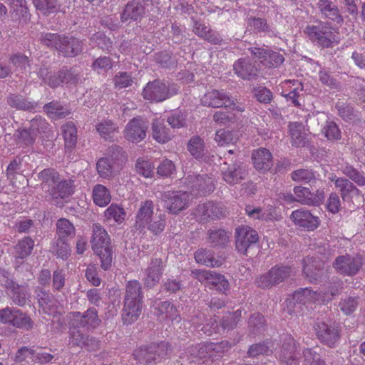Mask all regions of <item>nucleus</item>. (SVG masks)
Wrapping results in <instances>:
<instances>
[{"label":"nucleus","instance_id":"obj_1","mask_svg":"<svg viewBox=\"0 0 365 365\" xmlns=\"http://www.w3.org/2000/svg\"><path fill=\"white\" fill-rule=\"evenodd\" d=\"M92 249L98 255L101 261V267L108 270L112 264V252L109 246L110 237L106 230L99 224L93 226L91 240Z\"/></svg>","mask_w":365,"mask_h":365},{"label":"nucleus","instance_id":"obj_2","mask_svg":"<svg viewBox=\"0 0 365 365\" xmlns=\"http://www.w3.org/2000/svg\"><path fill=\"white\" fill-rule=\"evenodd\" d=\"M110 152L109 158H102L96 164L98 173L103 178L112 177L126 160L125 153L119 146H112Z\"/></svg>","mask_w":365,"mask_h":365},{"label":"nucleus","instance_id":"obj_3","mask_svg":"<svg viewBox=\"0 0 365 365\" xmlns=\"http://www.w3.org/2000/svg\"><path fill=\"white\" fill-rule=\"evenodd\" d=\"M363 264L361 255L345 253L335 258L332 267L336 272L341 275L353 277L359 273Z\"/></svg>","mask_w":365,"mask_h":365},{"label":"nucleus","instance_id":"obj_4","mask_svg":"<svg viewBox=\"0 0 365 365\" xmlns=\"http://www.w3.org/2000/svg\"><path fill=\"white\" fill-rule=\"evenodd\" d=\"M192 274L194 278L201 283H205L210 289H215L224 294L230 289L228 280L220 273L205 269H195L192 271Z\"/></svg>","mask_w":365,"mask_h":365},{"label":"nucleus","instance_id":"obj_5","mask_svg":"<svg viewBox=\"0 0 365 365\" xmlns=\"http://www.w3.org/2000/svg\"><path fill=\"white\" fill-rule=\"evenodd\" d=\"M292 274L289 266L276 265L268 272L259 275L255 280L257 285L262 289L270 288L289 278Z\"/></svg>","mask_w":365,"mask_h":365},{"label":"nucleus","instance_id":"obj_6","mask_svg":"<svg viewBox=\"0 0 365 365\" xmlns=\"http://www.w3.org/2000/svg\"><path fill=\"white\" fill-rule=\"evenodd\" d=\"M192 198V195L181 190L168 191L163 195L166 209L173 214H178L188 207Z\"/></svg>","mask_w":365,"mask_h":365},{"label":"nucleus","instance_id":"obj_7","mask_svg":"<svg viewBox=\"0 0 365 365\" xmlns=\"http://www.w3.org/2000/svg\"><path fill=\"white\" fill-rule=\"evenodd\" d=\"M304 33L313 42H317L322 47H329L334 39V35L330 27L325 24L317 26L309 25Z\"/></svg>","mask_w":365,"mask_h":365},{"label":"nucleus","instance_id":"obj_8","mask_svg":"<svg viewBox=\"0 0 365 365\" xmlns=\"http://www.w3.org/2000/svg\"><path fill=\"white\" fill-rule=\"evenodd\" d=\"M253 58L267 68H277L284 61V56L279 52L268 48L252 47L249 48Z\"/></svg>","mask_w":365,"mask_h":365},{"label":"nucleus","instance_id":"obj_9","mask_svg":"<svg viewBox=\"0 0 365 365\" xmlns=\"http://www.w3.org/2000/svg\"><path fill=\"white\" fill-rule=\"evenodd\" d=\"M72 326L86 328L87 330L93 329L98 327L101 322L95 308H89L84 313L74 312L70 314Z\"/></svg>","mask_w":365,"mask_h":365},{"label":"nucleus","instance_id":"obj_10","mask_svg":"<svg viewBox=\"0 0 365 365\" xmlns=\"http://www.w3.org/2000/svg\"><path fill=\"white\" fill-rule=\"evenodd\" d=\"M185 184L193 192L192 195H205L213 191L215 186L211 178L206 174L202 175H189L185 179Z\"/></svg>","mask_w":365,"mask_h":365},{"label":"nucleus","instance_id":"obj_11","mask_svg":"<svg viewBox=\"0 0 365 365\" xmlns=\"http://www.w3.org/2000/svg\"><path fill=\"white\" fill-rule=\"evenodd\" d=\"M147 130L148 125L142 118H133L123 130L124 138L129 142L138 143L145 139Z\"/></svg>","mask_w":365,"mask_h":365},{"label":"nucleus","instance_id":"obj_12","mask_svg":"<svg viewBox=\"0 0 365 365\" xmlns=\"http://www.w3.org/2000/svg\"><path fill=\"white\" fill-rule=\"evenodd\" d=\"M142 95L145 99L152 102H162L170 97L168 86L160 80L148 83Z\"/></svg>","mask_w":365,"mask_h":365},{"label":"nucleus","instance_id":"obj_13","mask_svg":"<svg viewBox=\"0 0 365 365\" xmlns=\"http://www.w3.org/2000/svg\"><path fill=\"white\" fill-rule=\"evenodd\" d=\"M165 265L160 258H151L148 267L144 270V284L153 288L158 284L163 276Z\"/></svg>","mask_w":365,"mask_h":365},{"label":"nucleus","instance_id":"obj_14","mask_svg":"<svg viewBox=\"0 0 365 365\" xmlns=\"http://www.w3.org/2000/svg\"><path fill=\"white\" fill-rule=\"evenodd\" d=\"M236 249L242 254H246L247 249L258 241L257 232L252 228L242 226L236 229Z\"/></svg>","mask_w":365,"mask_h":365},{"label":"nucleus","instance_id":"obj_15","mask_svg":"<svg viewBox=\"0 0 365 365\" xmlns=\"http://www.w3.org/2000/svg\"><path fill=\"white\" fill-rule=\"evenodd\" d=\"M290 219L294 225L308 231H313L319 226V220L309 210L299 209L292 212Z\"/></svg>","mask_w":365,"mask_h":365},{"label":"nucleus","instance_id":"obj_16","mask_svg":"<svg viewBox=\"0 0 365 365\" xmlns=\"http://www.w3.org/2000/svg\"><path fill=\"white\" fill-rule=\"evenodd\" d=\"M205 106L220 108L235 106L234 100L222 91L212 90L206 93L201 98Z\"/></svg>","mask_w":365,"mask_h":365},{"label":"nucleus","instance_id":"obj_17","mask_svg":"<svg viewBox=\"0 0 365 365\" xmlns=\"http://www.w3.org/2000/svg\"><path fill=\"white\" fill-rule=\"evenodd\" d=\"M304 273L311 282H317L322 280L327 273L324 263L314 257H307L304 259Z\"/></svg>","mask_w":365,"mask_h":365},{"label":"nucleus","instance_id":"obj_18","mask_svg":"<svg viewBox=\"0 0 365 365\" xmlns=\"http://www.w3.org/2000/svg\"><path fill=\"white\" fill-rule=\"evenodd\" d=\"M69 344L73 346L85 347L88 350H94L98 347V341L94 338L89 337L79 330L80 327L70 324Z\"/></svg>","mask_w":365,"mask_h":365},{"label":"nucleus","instance_id":"obj_19","mask_svg":"<svg viewBox=\"0 0 365 365\" xmlns=\"http://www.w3.org/2000/svg\"><path fill=\"white\" fill-rule=\"evenodd\" d=\"M222 175L223 180L230 185L241 183L245 180L247 171L239 162L227 165V168H222Z\"/></svg>","mask_w":365,"mask_h":365},{"label":"nucleus","instance_id":"obj_20","mask_svg":"<svg viewBox=\"0 0 365 365\" xmlns=\"http://www.w3.org/2000/svg\"><path fill=\"white\" fill-rule=\"evenodd\" d=\"M294 200L307 205H319L324 198L323 191L317 190L316 193H312L308 187L302 186H296L294 188Z\"/></svg>","mask_w":365,"mask_h":365},{"label":"nucleus","instance_id":"obj_21","mask_svg":"<svg viewBox=\"0 0 365 365\" xmlns=\"http://www.w3.org/2000/svg\"><path fill=\"white\" fill-rule=\"evenodd\" d=\"M235 73L243 80L252 81L258 76V69L249 58H240L233 65Z\"/></svg>","mask_w":365,"mask_h":365},{"label":"nucleus","instance_id":"obj_22","mask_svg":"<svg viewBox=\"0 0 365 365\" xmlns=\"http://www.w3.org/2000/svg\"><path fill=\"white\" fill-rule=\"evenodd\" d=\"M315 329L319 339L329 346H333L339 338V329L334 324L320 322L317 324Z\"/></svg>","mask_w":365,"mask_h":365},{"label":"nucleus","instance_id":"obj_23","mask_svg":"<svg viewBox=\"0 0 365 365\" xmlns=\"http://www.w3.org/2000/svg\"><path fill=\"white\" fill-rule=\"evenodd\" d=\"M83 48V43L73 36H61L58 51L66 57H73L78 55Z\"/></svg>","mask_w":365,"mask_h":365},{"label":"nucleus","instance_id":"obj_24","mask_svg":"<svg viewBox=\"0 0 365 365\" xmlns=\"http://www.w3.org/2000/svg\"><path fill=\"white\" fill-rule=\"evenodd\" d=\"M252 160L256 170L264 173L272 166V156L269 150L261 148L252 152Z\"/></svg>","mask_w":365,"mask_h":365},{"label":"nucleus","instance_id":"obj_25","mask_svg":"<svg viewBox=\"0 0 365 365\" xmlns=\"http://www.w3.org/2000/svg\"><path fill=\"white\" fill-rule=\"evenodd\" d=\"M299 353L297 351L294 339L289 338L280 350L279 358L284 365H298Z\"/></svg>","mask_w":365,"mask_h":365},{"label":"nucleus","instance_id":"obj_26","mask_svg":"<svg viewBox=\"0 0 365 365\" xmlns=\"http://www.w3.org/2000/svg\"><path fill=\"white\" fill-rule=\"evenodd\" d=\"M154 205L152 200H145L140 203L135 217V226L137 229H143L148 225L153 215Z\"/></svg>","mask_w":365,"mask_h":365},{"label":"nucleus","instance_id":"obj_27","mask_svg":"<svg viewBox=\"0 0 365 365\" xmlns=\"http://www.w3.org/2000/svg\"><path fill=\"white\" fill-rule=\"evenodd\" d=\"M204 320V314L198 313L195 317H192L190 322L198 331H202L207 336H211L214 333L219 331L217 321L215 318H210L205 324H202Z\"/></svg>","mask_w":365,"mask_h":365},{"label":"nucleus","instance_id":"obj_28","mask_svg":"<svg viewBox=\"0 0 365 365\" xmlns=\"http://www.w3.org/2000/svg\"><path fill=\"white\" fill-rule=\"evenodd\" d=\"M317 6L324 18L330 19L339 24L343 23L344 19L340 14L337 6L331 1L329 0H319Z\"/></svg>","mask_w":365,"mask_h":365},{"label":"nucleus","instance_id":"obj_29","mask_svg":"<svg viewBox=\"0 0 365 365\" xmlns=\"http://www.w3.org/2000/svg\"><path fill=\"white\" fill-rule=\"evenodd\" d=\"M193 32L212 44H220L222 41V37L217 31L200 21H194Z\"/></svg>","mask_w":365,"mask_h":365},{"label":"nucleus","instance_id":"obj_30","mask_svg":"<svg viewBox=\"0 0 365 365\" xmlns=\"http://www.w3.org/2000/svg\"><path fill=\"white\" fill-rule=\"evenodd\" d=\"M51 195V198L58 204L59 199H65L69 197L73 192L72 181L71 180H61L56 186L47 190Z\"/></svg>","mask_w":365,"mask_h":365},{"label":"nucleus","instance_id":"obj_31","mask_svg":"<svg viewBox=\"0 0 365 365\" xmlns=\"http://www.w3.org/2000/svg\"><path fill=\"white\" fill-rule=\"evenodd\" d=\"M208 343L191 345L187 349V359L191 362L201 363L210 359Z\"/></svg>","mask_w":365,"mask_h":365},{"label":"nucleus","instance_id":"obj_32","mask_svg":"<svg viewBox=\"0 0 365 365\" xmlns=\"http://www.w3.org/2000/svg\"><path fill=\"white\" fill-rule=\"evenodd\" d=\"M141 302H124L122 319L125 324H131L135 322L141 313Z\"/></svg>","mask_w":365,"mask_h":365},{"label":"nucleus","instance_id":"obj_33","mask_svg":"<svg viewBox=\"0 0 365 365\" xmlns=\"http://www.w3.org/2000/svg\"><path fill=\"white\" fill-rule=\"evenodd\" d=\"M152 136L159 143H165L173 135L170 128L165 127L164 120L155 118L152 123Z\"/></svg>","mask_w":365,"mask_h":365},{"label":"nucleus","instance_id":"obj_34","mask_svg":"<svg viewBox=\"0 0 365 365\" xmlns=\"http://www.w3.org/2000/svg\"><path fill=\"white\" fill-rule=\"evenodd\" d=\"M145 13L140 0H132L126 4L122 13L121 19L123 21L128 19L137 21L141 19Z\"/></svg>","mask_w":365,"mask_h":365},{"label":"nucleus","instance_id":"obj_35","mask_svg":"<svg viewBox=\"0 0 365 365\" xmlns=\"http://www.w3.org/2000/svg\"><path fill=\"white\" fill-rule=\"evenodd\" d=\"M326 298V296H322V292L312 291L308 288L297 290L293 294L294 300L302 304L324 302Z\"/></svg>","mask_w":365,"mask_h":365},{"label":"nucleus","instance_id":"obj_36","mask_svg":"<svg viewBox=\"0 0 365 365\" xmlns=\"http://www.w3.org/2000/svg\"><path fill=\"white\" fill-rule=\"evenodd\" d=\"M96 128L99 135L105 140H113L115 135L118 133V125L110 120H102L96 123Z\"/></svg>","mask_w":365,"mask_h":365},{"label":"nucleus","instance_id":"obj_37","mask_svg":"<svg viewBox=\"0 0 365 365\" xmlns=\"http://www.w3.org/2000/svg\"><path fill=\"white\" fill-rule=\"evenodd\" d=\"M331 180L334 182L335 187L339 190L341 196L344 200L350 197V194L353 192L359 194L360 190L351 182L349 180L345 178H336L335 176L331 178Z\"/></svg>","mask_w":365,"mask_h":365},{"label":"nucleus","instance_id":"obj_38","mask_svg":"<svg viewBox=\"0 0 365 365\" xmlns=\"http://www.w3.org/2000/svg\"><path fill=\"white\" fill-rule=\"evenodd\" d=\"M36 136L48 138L53 135L48 123L41 116L36 115L30 121L29 127Z\"/></svg>","mask_w":365,"mask_h":365},{"label":"nucleus","instance_id":"obj_39","mask_svg":"<svg viewBox=\"0 0 365 365\" xmlns=\"http://www.w3.org/2000/svg\"><path fill=\"white\" fill-rule=\"evenodd\" d=\"M8 289L10 291L11 298L16 304L24 306L26 304L29 296L28 289L26 287L11 282L9 284Z\"/></svg>","mask_w":365,"mask_h":365},{"label":"nucleus","instance_id":"obj_40","mask_svg":"<svg viewBox=\"0 0 365 365\" xmlns=\"http://www.w3.org/2000/svg\"><path fill=\"white\" fill-rule=\"evenodd\" d=\"M34 246V240L29 237H26L14 246V257L16 258V263L18 259H24L26 258L31 253Z\"/></svg>","mask_w":365,"mask_h":365},{"label":"nucleus","instance_id":"obj_41","mask_svg":"<svg viewBox=\"0 0 365 365\" xmlns=\"http://www.w3.org/2000/svg\"><path fill=\"white\" fill-rule=\"evenodd\" d=\"M44 111L52 119H61L68 115L70 110L58 101H52L43 106Z\"/></svg>","mask_w":365,"mask_h":365},{"label":"nucleus","instance_id":"obj_42","mask_svg":"<svg viewBox=\"0 0 365 365\" xmlns=\"http://www.w3.org/2000/svg\"><path fill=\"white\" fill-rule=\"evenodd\" d=\"M93 200L96 205L105 207L110 202V192L106 186L96 185L93 188Z\"/></svg>","mask_w":365,"mask_h":365},{"label":"nucleus","instance_id":"obj_43","mask_svg":"<svg viewBox=\"0 0 365 365\" xmlns=\"http://www.w3.org/2000/svg\"><path fill=\"white\" fill-rule=\"evenodd\" d=\"M56 231L59 240H66L68 238H73L76 234L73 225L66 218H61L57 221Z\"/></svg>","mask_w":365,"mask_h":365},{"label":"nucleus","instance_id":"obj_44","mask_svg":"<svg viewBox=\"0 0 365 365\" xmlns=\"http://www.w3.org/2000/svg\"><path fill=\"white\" fill-rule=\"evenodd\" d=\"M142 299L143 294L140 283L137 280L128 282L125 287L124 302L134 301L142 302Z\"/></svg>","mask_w":365,"mask_h":365},{"label":"nucleus","instance_id":"obj_45","mask_svg":"<svg viewBox=\"0 0 365 365\" xmlns=\"http://www.w3.org/2000/svg\"><path fill=\"white\" fill-rule=\"evenodd\" d=\"M195 259L197 263L206 265L207 267H220L222 264V260L216 258L207 250H198L195 253Z\"/></svg>","mask_w":365,"mask_h":365},{"label":"nucleus","instance_id":"obj_46","mask_svg":"<svg viewBox=\"0 0 365 365\" xmlns=\"http://www.w3.org/2000/svg\"><path fill=\"white\" fill-rule=\"evenodd\" d=\"M62 133L66 148H73L77 143V129L72 122H68L62 126Z\"/></svg>","mask_w":365,"mask_h":365},{"label":"nucleus","instance_id":"obj_47","mask_svg":"<svg viewBox=\"0 0 365 365\" xmlns=\"http://www.w3.org/2000/svg\"><path fill=\"white\" fill-rule=\"evenodd\" d=\"M154 346L150 345L148 347L136 349L133 352V356L141 364H148L155 362L157 358L154 356Z\"/></svg>","mask_w":365,"mask_h":365},{"label":"nucleus","instance_id":"obj_48","mask_svg":"<svg viewBox=\"0 0 365 365\" xmlns=\"http://www.w3.org/2000/svg\"><path fill=\"white\" fill-rule=\"evenodd\" d=\"M38 178L42 181L43 188H52L61 180L58 173L51 168L44 169L39 173Z\"/></svg>","mask_w":365,"mask_h":365},{"label":"nucleus","instance_id":"obj_49","mask_svg":"<svg viewBox=\"0 0 365 365\" xmlns=\"http://www.w3.org/2000/svg\"><path fill=\"white\" fill-rule=\"evenodd\" d=\"M38 178L42 181L43 188H52L61 180L58 173L51 168L44 169L39 173Z\"/></svg>","mask_w":365,"mask_h":365},{"label":"nucleus","instance_id":"obj_50","mask_svg":"<svg viewBox=\"0 0 365 365\" xmlns=\"http://www.w3.org/2000/svg\"><path fill=\"white\" fill-rule=\"evenodd\" d=\"M230 232L222 229L211 230L209 232V242L213 247H222L230 241Z\"/></svg>","mask_w":365,"mask_h":365},{"label":"nucleus","instance_id":"obj_51","mask_svg":"<svg viewBox=\"0 0 365 365\" xmlns=\"http://www.w3.org/2000/svg\"><path fill=\"white\" fill-rule=\"evenodd\" d=\"M248 26L252 28L256 32H264L269 36H275L276 31L271 27L264 19L250 18L247 21Z\"/></svg>","mask_w":365,"mask_h":365},{"label":"nucleus","instance_id":"obj_52","mask_svg":"<svg viewBox=\"0 0 365 365\" xmlns=\"http://www.w3.org/2000/svg\"><path fill=\"white\" fill-rule=\"evenodd\" d=\"M31 319L18 309H14L11 324L17 328L29 330L33 327Z\"/></svg>","mask_w":365,"mask_h":365},{"label":"nucleus","instance_id":"obj_53","mask_svg":"<svg viewBox=\"0 0 365 365\" xmlns=\"http://www.w3.org/2000/svg\"><path fill=\"white\" fill-rule=\"evenodd\" d=\"M292 180L299 183H313L317 181L315 173L309 169H298L291 173Z\"/></svg>","mask_w":365,"mask_h":365},{"label":"nucleus","instance_id":"obj_54","mask_svg":"<svg viewBox=\"0 0 365 365\" xmlns=\"http://www.w3.org/2000/svg\"><path fill=\"white\" fill-rule=\"evenodd\" d=\"M187 148L190 153L196 159L200 158L204 155V141L197 135H195L190 138L187 143Z\"/></svg>","mask_w":365,"mask_h":365},{"label":"nucleus","instance_id":"obj_55","mask_svg":"<svg viewBox=\"0 0 365 365\" xmlns=\"http://www.w3.org/2000/svg\"><path fill=\"white\" fill-rule=\"evenodd\" d=\"M289 127L292 144L298 147L304 145L305 133L303 125L299 123H292Z\"/></svg>","mask_w":365,"mask_h":365},{"label":"nucleus","instance_id":"obj_56","mask_svg":"<svg viewBox=\"0 0 365 365\" xmlns=\"http://www.w3.org/2000/svg\"><path fill=\"white\" fill-rule=\"evenodd\" d=\"M210 359L215 360L221 357L231 348V344L227 341H222L220 343H208Z\"/></svg>","mask_w":365,"mask_h":365},{"label":"nucleus","instance_id":"obj_57","mask_svg":"<svg viewBox=\"0 0 365 365\" xmlns=\"http://www.w3.org/2000/svg\"><path fill=\"white\" fill-rule=\"evenodd\" d=\"M157 310L158 315L161 316L163 319L173 321L180 318L176 308L168 301L160 302Z\"/></svg>","mask_w":365,"mask_h":365},{"label":"nucleus","instance_id":"obj_58","mask_svg":"<svg viewBox=\"0 0 365 365\" xmlns=\"http://www.w3.org/2000/svg\"><path fill=\"white\" fill-rule=\"evenodd\" d=\"M107 220H113L117 223H121L125 217L126 213L124 209L116 204H111L104 212Z\"/></svg>","mask_w":365,"mask_h":365},{"label":"nucleus","instance_id":"obj_59","mask_svg":"<svg viewBox=\"0 0 365 365\" xmlns=\"http://www.w3.org/2000/svg\"><path fill=\"white\" fill-rule=\"evenodd\" d=\"M341 170L344 175L348 177L358 186L362 187L365 185V175L364 173H361L353 166L348 165L341 167Z\"/></svg>","mask_w":365,"mask_h":365},{"label":"nucleus","instance_id":"obj_60","mask_svg":"<svg viewBox=\"0 0 365 365\" xmlns=\"http://www.w3.org/2000/svg\"><path fill=\"white\" fill-rule=\"evenodd\" d=\"M8 103L11 107L25 110H32L36 107V103L29 102L22 96L16 95H12L8 98Z\"/></svg>","mask_w":365,"mask_h":365},{"label":"nucleus","instance_id":"obj_61","mask_svg":"<svg viewBox=\"0 0 365 365\" xmlns=\"http://www.w3.org/2000/svg\"><path fill=\"white\" fill-rule=\"evenodd\" d=\"M322 133L328 140H337L341 138V131L334 121L327 120L322 127Z\"/></svg>","mask_w":365,"mask_h":365},{"label":"nucleus","instance_id":"obj_62","mask_svg":"<svg viewBox=\"0 0 365 365\" xmlns=\"http://www.w3.org/2000/svg\"><path fill=\"white\" fill-rule=\"evenodd\" d=\"M62 83L76 86L80 81V73L75 68L66 67L60 70Z\"/></svg>","mask_w":365,"mask_h":365},{"label":"nucleus","instance_id":"obj_63","mask_svg":"<svg viewBox=\"0 0 365 365\" xmlns=\"http://www.w3.org/2000/svg\"><path fill=\"white\" fill-rule=\"evenodd\" d=\"M285 83H292L293 86H295L292 91L284 96L287 100L291 101L294 106H299L300 103H299L297 98L299 96L300 91H304V84L297 80H289Z\"/></svg>","mask_w":365,"mask_h":365},{"label":"nucleus","instance_id":"obj_64","mask_svg":"<svg viewBox=\"0 0 365 365\" xmlns=\"http://www.w3.org/2000/svg\"><path fill=\"white\" fill-rule=\"evenodd\" d=\"M10 61L16 73H23L29 66L27 56L23 54H15L10 58Z\"/></svg>","mask_w":365,"mask_h":365}]
</instances>
